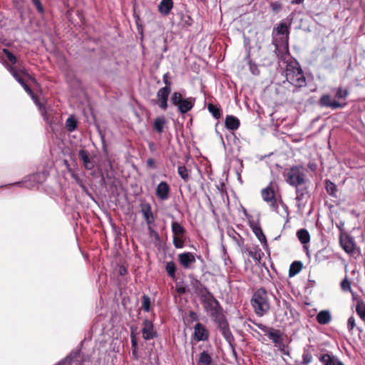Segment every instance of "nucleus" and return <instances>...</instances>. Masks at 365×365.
<instances>
[{
  "label": "nucleus",
  "instance_id": "f257e3e1",
  "mask_svg": "<svg viewBox=\"0 0 365 365\" xmlns=\"http://www.w3.org/2000/svg\"><path fill=\"white\" fill-rule=\"evenodd\" d=\"M2 52L7 57L9 63L5 62L4 63L6 68L13 76V77L21 85L26 92L32 98L36 105H38L37 99L34 96V94L31 88L25 83L23 79V76H26L31 79V76L25 69V68L20 63H17L16 57L7 48H3Z\"/></svg>",
  "mask_w": 365,
  "mask_h": 365
},
{
  "label": "nucleus",
  "instance_id": "f03ea898",
  "mask_svg": "<svg viewBox=\"0 0 365 365\" xmlns=\"http://www.w3.org/2000/svg\"><path fill=\"white\" fill-rule=\"evenodd\" d=\"M2 52L7 57L9 63L5 62L4 63L6 68L13 76V77L21 85L26 92L32 98L36 105H38L37 99L34 96V94L31 88L25 83L23 79V76H26L31 79V76L25 69V68L20 63H17L16 57L7 48H3Z\"/></svg>",
  "mask_w": 365,
  "mask_h": 365
},
{
  "label": "nucleus",
  "instance_id": "7ed1b4c3",
  "mask_svg": "<svg viewBox=\"0 0 365 365\" xmlns=\"http://www.w3.org/2000/svg\"><path fill=\"white\" fill-rule=\"evenodd\" d=\"M334 98L329 94L322 95L319 104L322 107L329 108L332 110L342 108L346 105V99L349 96V91L342 87H337L331 89Z\"/></svg>",
  "mask_w": 365,
  "mask_h": 365
},
{
  "label": "nucleus",
  "instance_id": "20e7f679",
  "mask_svg": "<svg viewBox=\"0 0 365 365\" xmlns=\"http://www.w3.org/2000/svg\"><path fill=\"white\" fill-rule=\"evenodd\" d=\"M285 76L287 81L295 87L293 92H295L297 88L304 87L307 84L306 78L301 66L295 60L287 62Z\"/></svg>",
  "mask_w": 365,
  "mask_h": 365
},
{
  "label": "nucleus",
  "instance_id": "39448f33",
  "mask_svg": "<svg viewBox=\"0 0 365 365\" xmlns=\"http://www.w3.org/2000/svg\"><path fill=\"white\" fill-rule=\"evenodd\" d=\"M250 302L255 314L258 317L264 316L270 309L268 293L264 288L262 287L257 289L254 292Z\"/></svg>",
  "mask_w": 365,
  "mask_h": 365
},
{
  "label": "nucleus",
  "instance_id": "423d86ee",
  "mask_svg": "<svg viewBox=\"0 0 365 365\" xmlns=\"http://www.w3.org/2000/svg\"><path fill=\"white\" fill-rule=\"evenodd\" d=\"M285 182L292 187L307 184L304 168L302 165H294L284 173Z\"/></svg>",
  "mask_w": 365,
  "mask_h": 365
},
{
  "label": "nucleus",
  "instance_id": "0eeeda50",
  "mask_svg": "<svg viewBox=\"0 0 365 365\" xmlns=\"http://www.w3.org/2000/svg\"><path fill=\"white\" fill-rule=\"evenodd\" d=\"M170 101L178 107L179 113L185 114L193 108L195 100L192 97L184 98L180 93L174 92L171 95Z\"/></svg>",
  "mask_w": 365,
  "mask_h": 365
},
{
  "label": "nucleus",
  "instance_id": "6e6552de",
  "mask_svg": "<svg viewBox=\"0 0 365 365\" xmlns=\"http://www.w3.org/2000/svg\"><path fill=\"white\" fill-rule=\"evenodd\" d=\"M202 302L205 311L214 319L215 322L225 317L220 303L214 296Z\"/></svg>",
  "mask_w": 365,
  "mask_h": 365
},
{
  "label": "nucleus",
  "instance_id": "1a4fd4ad",
  "mask_svg": "<svg viewBox=\"0 0 365 365\" xmlns=\"http://www.w3.org/2000/svg\"><path fill=\"white\" fill-rule=\"evenodd\" d=\"M296 190L297 206L299 210H302L309 197L308 186L307 184L294 187Z\"/></svg>",
  "mask_w": 365,
  "mask_h": 365
},
{
  "label": "nucleus",
  "instance_id": "9d476101",
  "mask_svg": "<svg viewBox=\"0 0 365 365\" xmlns=\"http://www.w3.org/2000/svg\"><path fill=\"white\" fill-rule=\"evenodd\" d=\"M261 195L263 200L269 205L272 210L277 212L278 205L277 204L272 182L267 187L262 190Z\"/></svg>",
  "mask_w": 365,
  "mask_h": 365
},
{
  "label": "nucleus",
  "instance_id": "9b49d317",
  "mask_svg": "<svg viewBox=\"0 0 365 365\" xmlns=\"http://www.w3.org/2000/svg\"><path fill=\"white\" fill-rule=\"evenodd\" d=\"M170 92L171 88H161L157 92V103L163 110H166L168 108V99Z\"/></svg>",
  "mask_w": 365,
  "mask_h": 365
},
{
  "label": "nucleus",
  "instance_id": "f8f14e48",
  "mask_svg": "<svg viewBox=\"0 0 365 365\" xmlns=\"http://www.w3.org/2000/svg\"><path fill=\"white\" fill-rule=\"evenodd\" d=\"M178 261L184 269H192L195 263V256L192 252H187L178 255Z\"/></svg>",
  "mask_w": 365,
  "mask_h": 365
},
{
  "label": "nucleus",
  "instance_id": "ddd939ff",
  "mask_svg": "<svg viewBox=\"0 0 365 365\" xmlns=\"http://www.w3.org/2000/svg\"><path fill=\"white\" fill-rule=\"evenodd\" d=\"M218 324V327L221 331V334L225 339V340L229 343L230 345H232L234 342V336L229 328L228 323L226 321L225 318H222L219 321L216 322Z\"/></svg>",
  "mask_w": 365,
  "mask_h": 365
},
{
  "label": "nucleus",
  "instance_id": "4468645a",
  "mask_svg": "<svg viewBox=\"0 0 365 365\" xmlns=\"http://www.w3.org/2000/svg\"><path fill=\"white\" fill-rule=\"evenodd\" d=\"M142 334L145 340H150L157 336L154 325L149 319H145L143 322Z\"/></svg>",
  "mask_w": 365,
  "mask_h": 365
},
{
  "label": "nucleus",
  "instance_id": "2eb2a0df",
  "mask_svg": "<svg viewBox=\"0 0 365 365\" xmlns=\"http://www.w3.org/2000/svg\"><path fill=\"white\" fill-rule=\"evenodd\" d=\"M56 365H83L81 351L79 350L72 351L67 357Z\"/></svg>",
  "mask_w": 365,
  "mask_h": 365
},
{
  "label": "nucleus",
  "instance_id": "dca6fc26",
  "mask_svg": "<svg viewBox=\"0 0 365 365\" xmlns=\"http://www.w3.org/2000/svg\"><path fill=\"white\" fill-rule=\"evenodd\" d=\"M194 339L197 341H207L209 339V331L201 323H197L194 326Z\"/></svg>",
  "mask_w": 365,
  "mask_h": 365
},
{
  "label": "nucleus",
  "instance_id": "f3484780",
  "mask_svg": "<svg viewBox=\"0 0 365 365\" xmlns=\"http://www.w3.org/2000/svg\"><path fill=\"white\" fill-rule=\"evenodd\" d=\"M170 191V187L168 182L165 181H162L158 185L155 194L158 198L160 200H166L169 197Z\"/></svg>",
  "mask_w": 365,
  "mask_h": 365
},
{
  "label": "nucleus",
  "instance_id": "a211bd4d",
  "mask_svg": "<svg viewBox=\"0 0 365 365\" xmlns=\"http://www.w3.org/2000/svg\"><path fill=\"white\" fill-rule=\"evenodd\" d=\"M258 327L264 332H266L268 337L273 341L274 344L277 345L281 343V335L279 330L268 328L262 324L258 325Z\"/></svg>",
  "mask_w": 365,
  "mask_h": 365
},
{
  "label": "nucleus",
  "instance_id": "6ab92c4d",
  "mask_svg": "<svg viewBox=\"0 0 365 365\" xmlns=\"http://www.w3.org/2000/svg\"><path fill=\"white\" fill-rule=\"evenodd\" d=\"M140 212L148 225L154 224L155 217L152 212L151 205L149 203H142L140 205Z\"/></svg>",
  "mask_w": 365,
  "mask_h": 365
},
{
  "label": "nucleus",
  "instance_id": "aec40b11",
  "mask_svg": "<svg viewBox=\"0 0 365 365\" xmlns=\"http://www.w3.org/2000/svg\"><path fill=\"white\" fill-rule=\"evenodd\" d=\"M195 291L197 295L201 298L202 302L213 297V294L202 285L200 281H196L195 285Z\"/></svg>",
  "mask_w": 365,
  "mask_h": 365
},
{
  "label": "nucleus",
  "instance_id": "412c9836",
  "mask_svg": "<svg viewBox=\"0 0 365 365\" xmlns=\"http://www.w3.org/2000/svg\"><path fill=\"white\" fill-rule=\"evenodd\" d=\"M319 359L324 365H344L336 357L331 356L328 354L320 355Z\"/></svg>",
  "mask_w": 365,
  "mask_h": 365
},
{
  "label": "nucleus",
  "instance_id": "4be33fe9",
  "mask_svg": "<svg viewBox=\"0 0 365 365\" xmlns=\"http://www.w3.org/2000/svg\"><path fill=\"white\" fill-rule=\"evenodd\" d=\"M197 365H215L212 355L207 351H203L199 354Z\"/></svg>",
  "mask_w": 365,
  "mask_h": 365
},
{
  "label": "nucleus",
  "instance_id": "5701e85b",
  "mask_svg": "<svg viewBox=\"0 0 365 365\" xmlns=\"http://www.w3.org/2000/svg\"><path fill=\"white\" fill-rule=\"evenodd\" d=\"M173 7V0H162L158 6V11L164 16L168 15Z\"/></svg>",
  "mask_w": 365,
  "mask_h": 365
},
{
  "label": "nucleus",
  "instance_id": "b1692460",
  "mask_svg": "<svg viewBox=\"0 0 365 365\" xmlns=\"http://www.w3.org/2000/svg\"><path fill=\"white\" fill-rule=\"evenodd\" d=\"M317 321L319 324L325 325L331 320V315L328 310L320 311L317 315Z\"/></svg>",
  "mask_w": 365,
  "mask_h": 365
},
{
  "label": "nucleus",
  "instance_id": "393cba45",
  "mask_svg": "<svg viewBox=\"0 0 365 365\" xmlns=\"http://www.w3.org/2000/svg\"><path fill=\"white\" fill-rule=\"evenodd\" d=\"M225 126L227 129L235 130L240 126V120L234 115H227L225 119Z\"/></svg>",
  "mask_w": 365,
  "mask_h": 365
},
{
  "label": "nucleus",
  "instance_id": "a878e982",
  "mask_svg": "<svg viewBox=\"0 0 365 365\" xmlns=\"http://www.w3.org/2000/svg\"><path fill=\"white\" fill-rule=\"evenodd\" d=\"M252 230L253 232L255 233V235H256V237H257V239L259 240V242L263 245V247L267 248V239H266V237H265L261 227L259 225H255L252 227Z\"/></svg>",
  "mask_w": 365,
  "mask_h": 365
},
{
  "label": "nucleus",
  "instance_id": "bb28decb",
  "mask_svg": "<svg viewBox=\"0 0 365 365\" xmlns=\"http://www.w3.org/2000/svg\"><path fill=\"white\" fill-rule=\"evenodd\" d=\"M78 157L83 160L84 167L88 170H91L93 168L94 165L90 160L88 155L85 150H80L78 151Z\"/></svg>",
  "mask_w": 365,
  "mask_h": 365
},
{
  "label": "nucleus",
  "instance_id": "cd10ccee",
  "mask_svg": "<svg viewBox=\"0 0 365 365\" xmlns=\"http://www.w3.org/2000/svg\"><path fill=\"white\" fill-rule=\"evenodd\" d=\"M66 128L68 132H73L77 128L78 122L74 115H70L66 120Z\"/></svg>",
  "mask_w": 365,
  "mask_h": 365
},
{
  "label": "nucleus",
  "instance_id": "c85d7f7f",
  "mask_svg": "<svg viewBox=\"0 0 365 365\" xmlns=\"http://www.w3.org/2000/svg\"><path fill=\"white\" fill-rule=\"evenodd\" d=\"M297 236L302 244H307L310 240V235L306 229H301L297 231Z\"/></svg>",
  "mask_w": 365,
  "mask_h": 365
},
{
  "label": "nucleus",
  "instance_id": "c756f323",
  "mask_svg": "<svg viewBox=\"0 0 365 365\" xmlns=\"http://www.w3.org/2000/svg\"><path fill=\"white\" fill-rule=\"evenodd\" d=\"M165 123L166 120L164 117H158L154 120L153 128L158 133H162Z\"/></svg>",
  "mask_w": 365,
  "mask_h": 365
},
{
  "label": "nucleus",
  "instance_id": "7c9ffc66",
  "mask_svg": "<svg viewBox=\"0 0 365 365\" xmlns=\"http://www.w3.org/2000/svg\"><path fill=\"white\" fill-rule=\"evenodd\" d=\"M178 173L185 182H187L190 180V170H189L185 165L178 166Z\"/></svg>",
  "mask_w": 365,
  "mask_h": 365
},
{
  "label": "nucleus",
  "instance_id": "2f4dec72",
  "mask_svg": "<svg viewBox=\"0 0 365 365\" xmlns=\"http://www.w3.org/2000/svg\"><path fill=\"white\" fill-rule=\"evenodd\" d=\"M171 227L173 236H182L185 232V228L177 222H173Z\"/></svg>",
  "mask_w": 365,
  "mask_h": 365
},
{
  "label": "nucleus",
  "instance_id": "473e14b6",
  "mask_svg": "<svg viewBox=\"0 0 365 365\" xmlns=\"http://www.w3.org/2000/svg\"><path fill=\"white\" fill-rule=\"evenodd\" d=\"M302 267V264L300 262L295 261L290 265L289 270V276L292 277L298 274Z\"/></svg>",
  "mask_w": 365,
  "mask_h": 365
},
{
  "label": "nucleus",
  "instance_id": "72a5a7b5",
  "mask_svg": "<svg viewBox=\"0 0 365 365\" xmlns=\"http://www.w3.org/2000/svg\"><path fill=\"white\" fill-rule=\"evenodd\" d=\"M165 270L168 274L173 279L176 278V266L173 261L168 262L165 265Z\"/></svg>",
  "mask_w": 365,
  "mask_h": 365
},
{
  "label": "nucleus",
  "instance_id": "f704fd0d",
  "mask_svg": "<svg viewBox=\"0 0 365 365\" xmlns=\"http://www.w3.org/2000/svg\"><path fill=\"white\" fill-rule=\"evenodd\" d=\"M207 109L215 118L219 119L221 117V110L217 106L209 103L207 105Z\"/></svg>",
  "mask_w": 365,
  "mask_h": 365
},
{
  "label": "nucleus",
  "instance_id": "c9c22d12",
  "mask_svg": "<svg viewBox=\"0 0 365 365\" xmlns=\"http://www.w3.org/2000/svg\"><path fill=\"white\" fill-rule=\"evenodd\" d=\"M325 187H326L327 192H328V194L329 195H331V196H334V197L336 196L337 188H336V185L334 183L331 182L330 180H327L326 181V186H325Z\"/></svg>",
  "mask_w": 365,
  "mask_h": 365
},
{
  "label": "nucleus",
  "instance_id": "e433bc0d",
  "mask_svg": "<svg viewBox=\"0 0 365 365\" xmlns=\"http://www.w3.org/2000/svg\"><path fill=\"white\" fill-rule=\"evenodd\" d=\"M312 361V355L309 349H304L302 354V364L307 365Z\"/></svg>",
  "mask_w": 365,
  "mask_h": 365
},
{
  "label": "nucleus",
  "instance_id": "4c0bfd02",
  "mask_svg": "<svg viewBox=\"0 0 365 365\" xmlns=\"http://www.w3.org/2000/svg\"><path fill=\"white\" fill-rule=\"evenodd\" d=\"M249 256L255 261L259 262L262 258V252L260 249L250 250L248 251Z\"/></svg>",
  "mask_w": 365,
  "mask_h": 365
},
{
  "label": "nucleus",
  "instance_id": "58836bf2",
  "mask_svg": "<svg viewBox=\"0 0 365 365\" xmlns=\"http://www.w3.org/2000/svg\"><path fill=\"white\" fill-rule=\"evenodd\" d=\"M150 297L148 295H143L142 297V308L143 309L148 312H150Z\"/></svg>",
  "mask_w": 365,
  "mask_h": 365
},
{
  "label": "nucleus",
  "instance_id": "ea45409f",
  "mask_svg": "<svg viewBox=\"0 0 365 365\" xmlns=\"http://www.w3.org/2000/svg\"><path fill=\"white\" fill-rule=\"evenodd\" d=\"M341 288L344 292H352L351 282L346 277L341 282Z\"/></svg>",
  "mask_w": 365,
  "mask_h": 365
},
{
  "label": "nucleus",
  "instance_id": "a19ab883",
  "mask_svg": "<svg viewBox=\"0 0 365 365\" xmlns=\"http://www.w3.org/2000/svg\"><path fill=\"white\" fill-rule=\"evenodd\" d=\"M356 312L362 321L365 322V304H358L356 307Z\"/></svg>",
  "mask_w": 365,
  "mask_h": 365
},
{
  "label": "nucleus",
  "instance_id": "79ce46f5",
  "mask_svg": "<svg viewBox=\"0 0 365 365\" xmlns=\"http://www.w3.org/2000/svg\"><path fill=\"white\" fill-rule=\"evenodd\" d=\"M278 34L284 35L289 34V28L285 23H280L277 27Z\"/></svg>",
  "mask_w": 365,
  "mask_h": 365
},
{
  "label": "nucleus",
  "instance_id": "37998d69",
  "mask_svg": "<svg viewBox=\"0 0 365 365\" xmlns=\"http://www.w3.org/2000/svg\"><path fill=\"white\" fill-rule=\"evenodd\" d=\"M249 68H250V72L255 75V76H258L259 74V70L258 68V66L253 63L251 60L249 61Z\"/></svg>",
  "mask_w": 365,
  "mask_h": 365
},
{
  "label": "nucleus",
  "instance_id": "c03bdc74",
  "mask_svg": "<svg viewBox=\"0 0 365 365\" xmlns=\"http://www.w3.org/2000/svg\"><path fill=\"white\" fill-rule=\"evenodd\" d=\"M148 230L150 237L155 239V240L158 242L160 240L159 234L151 227V225H148Z\"/></svg>",
  "mask_w": 365,
  "mask_h": 365
},
{
  "label": "nucleus",
  "instance_id": "a18cd8bd",
  "mask_svg": "<svg viewBox=\"0 0 365 365\" xmlns=\"http://www.w3.org/2000/svg\"><path fill=\"white\" fill-rule=\"evenodd\" d=\"M234 235L232 237L233 240L237 245L238 247H242L244 245V240L243 238L238 234L234 232Z\"/></svg>",
  "mask_w": 365,
  "mask_h": 365
},
{
  "label": "nucleus",
  "instance_id": "49530a36",
  "mask_svg": "<svg viewBox=\"0 0 365 365\" xmlns=\"http://www.w3.org/2000/svg\"><path fill=\"white\" fill-rule=\"evenodd\" d=\"M341 245L343 246V248L344 250L349 253V252H351L353 251V249H354V244L351 241H346L344 242H341Z\"/></svg>",
  "mask_w": 365,
  "mask_h": 365
},
{
  "label": "nucleus",
  "instance_id": "de8ad7c7",
  "mask_svg": "<svg viewBox=\"0 0 365 365\" xmlns=\"http://www.w3.org/2000/svg\"><path fill=\"white\" fill-rule=\"evenodd\" d=\"M173 245L176 248L183 247L184 243L181 236H173Z\"/></svg>",
  "mask_w": 365,
  "mask_h": 365
},
{
  "label": "nucleus",
  "instance_id": "09e8293b",
  "mask_svg": "<svg viewBox=\"0 0 365 365\" xmlns=\"http://www.w3.org/2000/svg\"><path fill=\"white\" fill-rule=\"evenodd\" d=\"M270 8L274 13H278L282 8V4L278 1L270 3Z\"/></svg>",
  "mask_w": 365,
  "mask_h": 365
},
{
  "label": "nucleus",
  "instance_id": "8fccbe9b",
  "mask_svg": "<svg viewBox=\"0 0 365 365\" xmlns=\"http://www.w3.org/2000/svg\"><path fill=\"white\" fill-rule=\"evenodd\" d=\"M33 4L36 6L37 11L40 14H43L44 11L43 7L40 0H31Z\"/></svg>",
  "mask_w": 365,
  "mask_h": 365
},
{
  "label": "nucleus",
  "instance_id": "3c124183",
  "mask_svg": "<svg viewBox=\"0 0 365 365\" xmlns=\"http://www.w3.org/2000/svg\"><path fill=\"white\" fill-rule=\"evenodd\" d=\"M356 327L355 319L353 316L350 317L347 322V328L349 331H351Z\"/></svg>",
  "mask_w": 365,
  "mask_h": 365
},
{
  "label": "nucleus",
  "instance_id": "603ef678",
  "mask_svg": "<svg viewBox=\"0 0 365 365\" xmlns=\"http://www.w3.org/2000/svg\"><path fill=\"white\" fill-rule=\"evenodd\" d=\"M163 81L165 84L163 88H171V82L168 79V73H165L163 77Z\"/></svg>",
  "mask_w": 365,
  "mask_h": 365
},
{
  "label": "nucleus",
  "instance_id": "864d4df0",
  "mask_svg": "<svg viewBox=\"0 0 365 365\" xmlns=\"http://www.w3.org/2000/svg\"><path fill=\"white\" fill-rule=\"evenodd\" d=\"M146 163L148 168H155V163L153 158H148Z\"/></svg>",
  "mask_w": 365,
  "mask_h": 365
},
{
  "label": "nucleus",
  "instance_id": "5fc2aeb1",
  "mask_svg": "<svg viewBox=\"0 0 365 365\" xmlns=\"http://www.w3.org/2000/svg\"><path fill=\"white\" fill-rule=\"evenodd\" d=\"M148 147L151 152H154L155 150V145L153 143H149Z\"/></svg>",
  "mask_w": 365,
  "mask_h": 365
},
{
  "label": "nucleus",
  "instance_id": "6e6d98bb",
  "mask_svg": "<svg viewBox=\"0 0 365 365\" xmlns=\"http://www.w3.org/2000/svg\"><path fill=\"white\" fill-rule=\"evenodd\" d=\"M131 344H132V348L137 347V342H136L135 338L134 336L131 337Z\"/></svg>",
  "mask_w": 365,
  "mask_h": 365
},
{
  "label": "nucleus",
  "instance_id": "4d7b16f0",
  "mask_svg": "<svg viewBox=\"0 0 365 365\" xmlns=\"http://www.w3.org/2000/svg\"><path fill=\"white\" fill-rule=\"evenodd\" d=\"M190 316L193 320H196L197 319V314L194 312H191L190 313Z\"/></svg>",
  "mask_w": 365,
  "mask_h": 365
},
{
  "label": "nucleus",
  "instance_id": "13d9d810",
  "mask_svg": "<svg viewBox=\"0 0 365 365\" xmlns=\"http://www.w3.org/2000/svg\"><path fill=\"white\" fill-rule=\"evenodd\" d=\"M304 1V0H293L292 1V4H300Z\"/></svg>",
  "mask_w": 365,
  "mask_h": 365
},
{
  "label": "nucleus",
  "instance_id": "bf43d9fd",
  "mask_svg": "<svg viewBox=\"0 0 365 365\" xmlns=\"http://www.w3.org/2000/svg\"><path fill=\"white\" fill-rule=\"evenodd\" d=\"M36 178H37V175H33L30 176V180H32L33 182H36Z\"/></svg>",
  "mask_w": 365,
  "mask_h": 365
},
{
  "label": "nucleus",
  "instance_id": "052dcab7",
  "mask_svg": "<svg viewBox=\"0 0 365 365\" xmlns=\"http://www.w3.org/2000/svg\"><path fill=\"white\" fill-rule=\"evenodd\" d=\"M286 56H287V53H285L284 55H282V56H281L280 57H279V59H282V58L285 59Z\"/></svg>",
  "mask_w": 365,
  "mask_h": 365
},
{
  "label": "nucleus",
  "instance_id": "680f3d73",
  "mask_svg": "<svg viewBox=\"0 0 365 365\" xmlns=\"http://www.w3.org/2000/svg\"><path fill=\"white\" fill-rule=\"evenodd\" d=\"M217 188H218V189H219V190L221 192L222 195H223L225 193L226 194V192H225V191H224L222 189V190H220L219 187H218Z\"/></svg>",
  "mask_w": 365,
  "mask_h": 365
},
{
  "label": "nucleus",
  "instance_id": "e2e57ef3",
  "mask_svg": "<svg viewBox=\"0 0 365 365\" xmlns=\"http://www.w3.org/2000/svg\"><path fill=\"white\" fill-rule=\"evenodd\" d=\"M136 352H137L136 348H133V354L135 356Z\"/></svg>",
  "mask_w": 365,
  "mask_h": 365
},
{
  "label": "nucleus",
  "instance_id": "0e129e2a",
  "mask_svg": "<svg viewBox=\"0 0 365 365\" xmlns=\"http://www.w3.org/2000/svg\"><path fill=\"white\" fill-rule=\"evenodd\" d=\"M125 272V269H123L120 272V274H123V272Z\"/></svg>",
  "mask_w": 365,
  "mask_h": 365
},
{
  "label": "nucleus",
  "instance_id": "69168bd1",
  "mask_svg": "<svg viewBox=\"0 0 365 365\" xmlns=\"http://www.w3.org/2000/svg\"><path fill=\"white\" fill-rule=\"evenodd\" d=\"M125 272V269H123L120 272V274H123V272Z\"/></svg>",
  "mask_w": 365,
  "mask_h": 365
},
{
  "label": "nucleus",
  "instance_id": "338daca9",
  "mask_svg": "<svg viewBox=\"0 0 365 365\" xmlns=\"http://www.w3.org/2000/svg\"><path fill=\"white\" fill-rule=\"evenodd\" d=\"M125 272V269H123L120 272V274H123V272Z\"/></svg>",
  "mask_w": 365,
  "mask_h": 365
},
{
  "label": "nucleus",
  "instance_id": "774afa93",
  "mask_svg": "<svg viewBox=\"0 0 365 365\" xmlns=\"http://www.w3.org/2000/svg\"><path fill=\"white\" fill-rule=\"evenodd\" d=\"M20 184H21V182H20L16 183V185H20Z\"/></svg>",
  "mask_w": 365,
  "mask_h": 365
}]
</instances>
